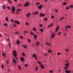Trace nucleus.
Segmentation results:
<instances>
[{
    "label": "nucleus",
    "mask_w": 73,
    "mask_h": 73,
    "mask_svg": "<svg viewBox=\"0 0 73 73\" xmlns=\"http://www.w3.org/2000/svg\"><path fill=\"white\" fill-rule=\"evenodd\" d=\"M12 8L11 9V11H13V13H15V7L13 6H12Z\"/></svg>",
    "instance_id": "f257e3e1"
},
{
    "label": "nucleus",
    "mask_w": 73,
    "mask_h": 73,
    "mask_svg": "<svg viewBox=\"0 0 73 73\" xmlns=\"http://www.w3.org/2000/svg\"><path fill=\"white\" fill-rule=\"evenodd\" d=\"M13 56H14V57H16L17 56V54H16V50H14L13 52Z\"/></svg>",
    "instance_id": "f03ea898"
},
{
    "label": "nucleus",
    "mask_w": 73,
    "mask_h": 73,
    "mask_svg": "<svg viewBox=\"0 0 73 73\" xmlns=\"http://www.w3.org/2000/svg\"><path fill=\"white\" fill-rule=\"evenodd\" d=\"M68 65H69V63H67L65 64V65L66 66L64 68V69H66L68 68Z\"/></svg>",
    "instance_id": "7ed1b4c3"
},
{
    "label": "nucleus",
    "mask_w": 73,
    "mask_h": 73,
    "mask_svg": "<svg viewBox=\"0 0 73 73\" xmlns=\"http://www.w3.org/2000/svg\"><path fill=\"white\" fill-rule=\"evenodd\" d=\"M71 27H70V26H66V27L65 28V30L66 31H68V29L67 28H70Z\"/></svg>",
    "instance_id": "20e7f679"
},
{
    "label": "nucleus",
    "mask_w": 73,
    "mask_h": 73,
    "mask_svg": "<svg viewBox=\"0 0 73 73\" xmlns=\"http://www.w3.org/2000/svg\"><path fill=\"white\" fill-rule=\"evenodd\" d=\"M32 57H34V58H35V60H37V57L36 56V55L35 54L33 53L32 56Z\"/></svg>",
    "instance_id": "39448f33"
},
{
    "label": "nucleus",
    "mask_w": 73,
    "mask_h": 73,
    "mask_svg": "<svg viewBox=\"0 0 73 73\" xmlns=\"http://www.w3.org/2000/svg\"><path fill=\"white\" fill-rule=\"evenodd\" d=\"M45 15V14H43L42 13H40V14L39 16L40 17H44V16Z\"/></svg>",
    "instance_id": "423d86ee"
},
{
    "label": "nucleus",
    "mask_w": 73,
    "mask_h": 73,
    "mask_svg": "<svg viewBox=\"0 0 73 73\" xmlns=\"http://www.w3.org/2000/svg\"><path fill=\"white\" fill-rule=\"evenodd\" d=\"M14 23H15V24H18L19 25L20 24V22H19V21H17L16 20L14 21Z\"/></svg>",
    "instance_id": "0eeeda50"
},
{
    "label": "nucleus",
    "mask_w": 73,
    "mask_h": 73,
    "mask_svg": "<svg viewBox=\"0 0 73 73\" xmlns=\"http://www.w3.org/2000/svg\"><path fill=\"white\" fill-rule=\"evenodd\" d=\"M43 7V6L42 5H40V6H38V9H41Z\"/></svg>",
    "instance_id": "6e6552de"
},
{
    "label": "nucleus",
    "mask_w": 73,
    "mask_h": 73,
    "mask_svg": "<svg viewBox=\"0 0 73 73\" xmlns=\"http://www.w3.org/2000/svg\"><path fill=\"white\" fill-rule=\"evenodd\" d=\"M35 45L36 46H38L40 45V42L37 41Z\"/></svg>",
    "instance_id": "1a4fd4ad"
},
{
    "label": "nucleus",
    "mask_w": 73,
    "mask_h": 73,
    "mask_svg": "<svg viewBox=\"0 0 73 73\" xmlns=\"http://www.w3.org/2000/svg\"><path fill=\"white\" fill-rule=\"evenodd\" d=\"M59 29V27H58V25H57V28H56V29H55V32H57V31H58V29Z\"/></svg>",
    "instance_id": "9d476101"
},
{
    "label": "nucleus",
    "mask_w": 73,
    "mask_h": 73,
    "mask_svg": "<svg viewBox=\"0 0 73 73\" xmlns=\"http://www.w3.org/2000/svg\"><path fill=\"white\" fill-rule=\"evenodd\" d=\"M13 61L14 64H15L17 62L16 60H15V59H13Z\"/></svg>",
    "instance_id": "9b49d317"
},
{
    "label": "nucleus",
    "mask_w": 73,
    "mask_h": 73,
    "mask_svg": "<svg viewBox=\"0 0 73 73\" xmlns=\"http://www.w3.org/2000/svg\"><path fill=\"white\" fill-rule=\"evenodd\" d=\"M54 36H55V34L54 33L52 34L51 35V38H53Z\"/></svg>",
    "instance_id": "f8f14e48"
},
{
    "label": "nucleus",
    "mask_w": 73,
    "mask_h": 73,
    "mask_svg": "<svg viewBox=\"0 0 73 73\" xmlns=\"http://www.w3.org/2000/svg\"><path fill=\"white\" fill-rule=\"evenodd\" d=\"M45 44L47 45H48L49 46H51V45H50V43H45Z\"/></svg>",
    "instance_id": "ddd939ff"
},
{
    "label": "nucleus",
    "mask_w": 73,
    "mask_h": 73,
    "mask_svg": "<svg viewBox=\"0 0 73 73\" xmlns=\"http://www.w3.org/2000/svg\"><path fill=\"white\" fill-rule=\"evenodd\" d=\"M28 2H26L25 3V4L24 5V7H25V6H27L28 7Z\"/></svg>",
    "instance_id": "4468645a"
},
{
    "label": "nucleus",
    "mask_w": 73,
    "mask_h": 73,
    "mask_svg": "<svg viewBox=\"0 0 73 73\" xmlns=\"http://www.w3.org/2000/svg\"><path fill=\"white\" fill-rule=\"evenodd\" d=\"M40 66L41 67V68H42V69L45 68V67H44V65L42 64H40Z\"/></svg>",
    "instance_id": "2eb2a0df"
},
{
    "label": "nucleus",
    "mask_w": 73,
    "mask_h": 73,
    "mask_svg": "<svg viewBox=\"0 0 73 73\" xmlns=\"http://www.w3.org/2000/svg\"><path fill=\"white\" fill-rule=\"evenodd\" d=\"M38 13V12H36L35 13H33V15H37Z\"/></svg>",
    "instance_id": "dca6fc26"
},
{
    "label": "nucleus",
    "mask_w": 73,
    "mask_h": 73,
    "mask_svg": "<svg viewBox=\"0 0 73 73\" xmlns=\"http://www.w3.org/2000/svg\"><path fill=\"white\" fill-rule=\"evenodd\" d=\"M20 59H21V61H22V62H23V61H24V60H25L24 59L23 57H21L20 58Z\"/></svg>",
    "instance_id": "f3484780"
},
{
    "label": "nucleus",
    "mask_w": 73,
    "mask_h": 73,
    "mask_svg": "<svg viewBox=\"0 0 73 73\" xmlns=\"http://www.w3.org/2000/svg\"><path fill=\"white\" fill-rule=\"evenodd\" d=\"M65 72L66 73H70L71 71H67L66 70H65Z\"/></svg>",
    "instance_id": "a211bd4d"
},
{
    "label": "nucleus",
    "mask_w": 73,
    "mask_h": 73,
    "mask_svg": "<svg viewBox=\"0 0 73 73\" xmlns=\"http://www.w3.org/2000/svg\"><path fill=\"white\" fill-rule=\"evenodd\" d=\"M34 39H36L37 38V36L36 35H35L34 34L33 35Z\"/></svg>",
    "instance_id": "6ab92c4d"
},
{
    "label": "nucleus",
    "mask_w": 73,
    "mask_h": 73,
    "mask_svg": "<svg viewBox=\"0 0 73 73\" xmlns=\"http://www.w3.org/2000/svg\"><path fill=\"white\" fill-rule=\"evenodd\" d=\"M30 15H31V13H29L27 14V17H29V16Z\"/></svg>",
    "instance_id": "aec40b11"
},
{
    "label": "nucleus",
    "mask_w": 73,
    "mask_h": 73,
    "mask_svg": "<svg viewBox=\"0 0 73 73\" xmlns=\"http://www.w3.org/2000/svg\"><path fill=\"white\" fill-rule=\"evenodd\" d=\"M52 25H53V24H51L50 25H48V27H52Z\"/></svg>",
    "instance_id": "412c9836"
},
{
    "label": "nucleus",
    "mask_w": 73,
    "mask_h": 73,
    "mask_svg": "<svg viewBox=\"0 0 73 73\" xmlns=\"http://www.w3.org/2000/svg\"><path fill=\"white\" fill-rule=\"evenodd\" d=\"M62 5H66V3L64 2L62 3Z\"/></svg>",
    "instance_id": "4be33fe9"
},
{
    "label": "nucleus",
    "mask_w": 73,
    "mask_h": 73,
    "mask_svg": "<svg viewBox=\"0 0 73 73\" xmlns=\"http://www.w3.org/2000/svg\"><path fill=\"white\" fill-rule=\"evenodd\" d=\"M23 46L25 48V49H27V46H26L25 45H23Z\"/></svg>",
    "instance_id": "5701e85b"
},
{
    "label": "nucleus",
    "mask_w": 73,
    "mask_h": 73,
    "mask_svg": "<svg viewBox=\"0 0 73 73\" xmlns=\"http://www.w3.org/2000/svg\"><path fill=\"white\" fill-rule=\"evenodd\" d=\"M2 56H3L4 57H5V53L2 52Z\"/></svg>",
    "instance_id": "b1692460"
},
{
    "label": "nucleus",
    "mask_w": 73,
    "mask_h": 73,
    "mask_svg": "<svg viewBox=\"0 0 73 73\" xmlns=\"http://www.w3.org/2000/svg\"><path fill=\"white\" fill-rule=\"evenodd\" d=\"M37 62L38 64H40V65H41V62H39L38 61H37Z\"/></svg>",
    "instance_id": "393cba45"
},
{
    "label": "nucleus",
    "mask_w": 73,
    "mask_h": 73,
    "mask_svg": "<svg viewBox=\"0 0 73 73\" xmlns=\"http://www.w3.org/2000/svg\"><path fill=\"white\" fill-rule=\"evenodd\" d=\"M44 20H45V21H47V20H48V18H45L44 19Z\"/></svg>",
    "instance_id": "a878e982"
},
{
    "label": "nucleus",
    "mask_w": 73,
    "mask_h": 73,
    "mask_svg": "<svg viewBox=\"0 0 73 73\" xmlns=\"http://www.w3.org/2000/svg\"><path fill=\"white\" fill-rule=\"evenodd\" d=\"M61 32H60L58 33V35L59 36H60V35H61Z\"/></svg>",
    "instance_id": "bb28decb"
},
{
    "label": "nucleus",
    "mask_w": 73,
    "mask_h": 73,
    "mask_svg": "<svg viewBox=\"0 0 73 73\" xmlns=\"http://www.w3.org/2000/svg\"><path fill=\"white\" fill-rule=\"evenodd\" d=\"M8 18L7 17H6L5 18V20L7 21H8Z\"/></svg>",
    "instance_id": "cd10ccee"
},
{
    "label": "nucleus",
    "mask_w": 73,
    "mask_h": 73,
    "mask_svg": "<svg viewBox=\"0 0 73 73\" xmlns=\"http://www.w3.org/2000/svg\"><path fill=\"white\" fill-rule=\"evenodd\" d=\"M25 68H27V66H28V64H25Z\"/></svg>",
    "instance_id": "c85d7f7f"
},
{
    "label": "nucleus",
    "mask_w": 73,
    "mask_h": 73,
    "mask_svg": "<svg viewBox=\"0 0 73 73\" xmlns=\"http://www.w3.org/2000/svg\"><path fill=\"white\" fill-rule=\"evenodd\" d=\"M17 44H18V45H19V41H18V40H17Z\"/></svg>",
    "instance_id": "c756f323"
},
{
    "label": "nucleus",
    "mask_w": 73,
    "mask_h": 73,
    "mask_svg": "<svg viewBox=\"0 0 73 73\" xmlns=\"http://www.w3.org/2000/svg\"><path fill=\"white\" fill-rule=\"evenodd\" d=\"M69 8H73V5H70L69 6Z\"/></svg>",
    "instance_id": "7c9ffc66"
},
{
    "label": "nucleus",
    "mask_w": 73,
    "mask_h": 73,
    "mask_svg": "<svg viewBox=\"0 0 73 73\" xmlns=\"http://www.w3.org/2000/svg\"><path fill=\"white\" fill-rule=\"evenodd\" d=\"M48 53H51V52H52V51L50 50H48Z\"/></svg>",
    "instance_id": "2f4dec72"
},
{
    "label": "nucleus",
    "mask_w": 73,
    "mask_h": 73,
    "mask_svg": "<svg viewBox=\"0 0 73 73\" xmlns=\"http://www.w3.org/2000/svg\"><path fill=\"white\" fill-rule=\"evenodd\" d=\"M33 30L34 31H36V28H33Z\"/></svg>",
    "instance_id": "473e14b6"
},
{
    "label": "nucleus",
    "mask_w": 73,
    "mask_h": 73,
    "mask_svg": "<svg viewBox=\"0 0 73 73\" xmlns=\"http://www.w3.org/2000/svg\"><path fill=\"white\" fill-rule=\"evenodd\" d=\"M40 30L41 32H43V31H44V30H43V29H40Z\"/></svg>",
    "instance_id": "72a5a7b5"
},
{
    "label": "nucleus",
    "mask_w": 73,
    "mask_h": 73,
    "mask_svg": "<svg viewBox=\"0 0 73 73\" xmlns=\"http://www.w3.org/2000/svg\"><path fill=\"white\" fill-rule=\"evenodd\" d=\"M7 9H9V10H11V9L10 8V7H9V6H8L7 7Z\"/></svg>",
    "instance_id": "f704fd0d"
},
{
    "label": "nucleus",
    "mask_w": 73,
    "mask_h": 73,
    "mask_svg": "<svg viewBox=\"0 0 73 73\" xmlns=\"http://www.w3.org/2000/svg\"><path fill=\"white\" fill-rule=\"evenodd\" d=\"M36 5H40V3L38 2H37L36 3Z\"/></svg>",
    "instance_id": "c9c22d12"
},
{
    "label": "nucleus",
    "mask_w": 73,
    "mask_h": 73,
    "mask_svg": "<svg viewBox=\"0 0 73 73\" xmlns=\"http://www.w3.org/2000/svg\"><path fill=\"white\" fill-rule=\"evenodd\" d=\"M44 56H48V54L47 53H45L44 54Z\"/></svg>",
    "instance_id": "e433bc0d"
},
{
    "label": "nucleus",
    "mask_w": 73,
    "mask_h": 73,
    "mask_svg": "<svg viewBox=\"0 0 73 73\" xmlns=\"http://www.w3.org/2000/svg\"><path fill=\"white\" fill-rule=\"evenodd\" d=\"M38 69V68L36 66V69H35V70H36V71H37V70Z\"/></svg>",
    "instance_id": "4c0bfd02"
},
{
    "label": "nucleus",
    "mask_w": 73,
    "mask_h": 73,
    "mask_svg": "<svg viewBox=\"0 0 73 73\" xmlns=\"http://www.w3.org/2000/svg\"><path fill=\"white\" fill-rule=\"evenodd\" d=\"M57 55H60L61 54V53L60 52H58L57 53Z\"/></svg>",
    "instance_id": "58836bf2"
},
{
    "label": "nucleus",
    "mask_w": 73,
    "mask_h": 73,
    "mask_svg": "<svg viewBox=\"0 0 73 73\" xmlns=\"http://www.w3.org/2000/svg\"><path fill=\"white\" fill-rule=\"evenodd\" d=\"M43 26V25L42 24L39 25V26L40 27H42Z\"/></svg>",
    "instance_id": "ea45409f"
},
{
    "label": "nucleus",
    "mask_w": 73,
    "mask_h": 73,
    "mask_svg": "<svg viewBox=\"0 0 73 73\" xmlns=\"http://www.w3.org/2000/svg\"><path fill=\"white\" fill-rule=\"evenodd\" d=\"M3 9H5V6L4 5H3Z\"/></svg>",
    "instance_id": "a19ab883"
},
{
    "label": "nucleus",
    "mask_w": 73,
    "mask_h": 73,
    "mask_svg": "<svg viewBox=\"0 0 73 73\" xmlns=\"http://www.w3.org/2000/svg\"><path fill=\"white\" fill-rule=\"evenodd\" d=\"M18 66L19 69H21V66H20L19 65H18Z\"/></svg>",
    "instance_id": "79ce46f5"
},
{
    "label": "nucleus",
    "mask_w": 73,
    "mask_h": 73,
    "mask_svg": "<svg viewBox=\"0 0 73 73\" xmlns=\"http://www.w3.org/2000/svg\"><path fill=\"white\" fill-rule=\"evenodd\" d=\"M31 35H34V34L33 33V32H32V31L31 32Z\"/></svg>",
    "instance_id": "37998d69"
},
{
    "label": "nucleus",
    "mask_w": 73,
    "mask_h": 73,
    "mask_svg": "<svg viewBox=\"0 0 73 73\" xmlns=\"http://www.w3.org/2000/svg\"><path fill=\"white\" fill-rule=\"evenodd\" d=\"M64 36H66V33H64Z\"/></svg>",
    "instance_id": "c03bdc74"
},
{
    "label": "nucleus",
    "mask_w": 73,
    "mask_h": 73,
    "mask_svg": "<svg viewBox=\"0 0 73 73\" xmlns=\"http://www.w3.org/2000/svg\"><path fill=\"white\" fill-rule=\"evenodd\" d=\"M28 40L29 41V42H31V40L29 39H28Z\"/></svg>",
    "instance_id": "a18cd8bd"
},
{
    "label": "nucleus",
    "mask_w": 73,
    "mask_h": 73,
    "mask_svg": "<svg viewBox=\"0 0 73 73\" xmlns=\"http://www.w3.org/2000/svg\"><path fill=\"white\" fill-rule=\"evenodd\" d=\"M4 25H5V26H7V23H4Z\"/></svg>",
    "instance_id": "49530a36"
},
{
    "label": "nucleus",
    "mask_w": 73,
    "mask_h": 73,
    "mask_svg": "<svg viewBox=\"0 0 73 73\" xmlns=\"http://www.w3.org/2000/svg\"><path fill=\"white\" fill-rule=\"evenodd\" d=\"M54 17L53 15L51 16V18H52V19H54Z\"/></svg>",
    "instance_id": "de8ad7c7"
},
{
    "label": "nucleus",
    "mask_w": 73,
    "mask_h": 73,
    "mask_svg": "<svg viewBox=\"0 0 73 73\" xmlns=\"http://www.w3.org/2000/svg\"><path fill=\"white\" fill-rule=\"evenodd\" d=\"M55 12H58V10L57 9H56L55 10Z\"/></svg>",
    "instance_id": "09e8293b"
},
{
    "label": "nucleus",
    "mask_w": 73,
    "mask_h": 73,
    "mask_svg": "<svg viewBox=\"0 0 73 73\" xmlns=\"http://www.w3.org/2000/svg\"><path fill=\"white\" fill-rule=\"evenodd\" d=\"M20 38H21V39H23V36H20Z\"/></svg>",
    "instance_id": "8fccbe9b"
},
{
    "label": "nucleus",
    "mask_w": 73,
    "mask_h": 73,
    "mask_svg": "<svg viewBox=\"0 0 73 73\" xmlns=\"http://www.w3.org/2000/svg\"><path fill=\"white\" fill-rule=\"evenodd\" d=\"M22 56H25V53H22Z\"/></svg>",
    "instance_id": "3c124183"
},
{
    "label": "nucleus",
    "mask_w": 73,
    "mask_h": 73,
    "mask_svg": "<svg viewBox=\"0 0 73 73\" xmlns=\"http://www.w3.org/2000/svg\"><path fill=\"white\" fill-rule=\"evenodd\" d=\"M49 72L50 73H53V71H51V70L49 71Z\"/></svg>",
    "instance_id": "603ef678"
},
{
    "label": "nucleus",
    "mask_w": 73,
    "mask_h": 73,
    "mask_svg": "<svg viewBox=\"0 0 73 73\" xmlns=\"http://www.w3.org/2000/svg\"><path fill=\"white\" fill-rule=\"evenodd\" d=\"M17 11H21V10L19 9H17Z\"/></svg>",
    "instance_id": "864d4df0"
},
{
    "label": "nucleus",
    "mask_w": 73,
    "mask_h": 73,
    "mask_svg": "<svg viewBox=\"0 0 73 73\" xmlns=\"http://www.w3.org/2000/svg\"><path fill=\"white\" fill-rule=\"evenodd\" d=\"M27 32H28V31H25L24 32V33H27Z\"/></svg>",
    "instance_id": "5fc2aeb1"
},
{
    "label": "nucleus",
    "mask_w": 73,
    "mask_h": 73,
    "mask_svg": "<svg viewBox=\"0 0 73 73\" xmlns=\"http://www.w3.org/2000/svg\"><path fill=\"white\" fill-rule=\"evenodd\" d=\"M1 66L2 68L4 69V66L3 65H1Z\"/></svg>",
    "instance_id": "6e6d98bb"
},
{
    "label": "nucleus",
    "mask_w": 73,
    "mask_h": 73,
    "mask_svg": "<svg viewBox=\"0 0 73 73\" xmlns=\"http://www.w3.org/2000/svg\"><path fill=\"white\" fill-rule=\"evenodd\" d=\"M8 45H9V48H10V47L11 46L10 45V44H9V43H8Z\"/></svg>",
    "instance_id": "4d7b16f0"
},
{
    "label": "nucleus",
    "mask_w": 73,
    "mask_h": 73,
    "mask_svg": "<svg viewBox=\"0 0 73 73\" xmlns=\"http://www.w3.org/2000/svg\"><path fill=\"white\" fill-rule=\"evenodd\" d=\"M15 58L16 60H18V58H17V57H15Z\"/></svg>",
    "instance_id": "13d9d810"
},
{
    "label": "nucleus",
    "mask_w": 73,
    "mask_h": 73,
    "mask_svg": "<svg viewBox=\"0 0 73 73\" xmlns=\"http://www.w3.org/2000/svg\"><path fill=\"white\" fill-rule=\"evenodd\" d=\"M11 21L12 23H13V21L12 19H11Z\"/></svg>",
    "instance_id": "bf43d9fd"
},
{
    "label": "nucleus",
    "mask_w": 73,
    "mask_h": 73,
    "mask_svg": "<svg viewBox=\"0 0 73 73\" xmlns=\"http://www.w3.org/2000/svg\"><path fill=\"white\" fill-rule=\"evenodd\" d=\"M26 25H29V23H26Z\"/></svg>",
    "instance_id": "052dcab7"
},
{
    "label": "nucleus",
    "mask_w": 73,
    "mask_h": 73,
    "mask_svg": "<svg viewBox=\"0 0 73 73\" xmlns=\"http://www.w3.org/2000/svg\"><path fill=\"white\" fill-rule=\"evenodd\" d=\"M69 9V7H67L66 8V9Z\"/></svg>",
    "instance_id": "680f3d73"
},
{
    "label": "nucleus",
    "mask_w": 73,
    "mask_h": 73,
    "mask_svg": "<svg viewBox=\"0 0 73 73\" xmlns=\"http://www.w3.org/2000/svg\"><path fill=\"white\" fill-rule=\"evenodd\" d=\"M13 27H16V25H13Z\"/></svg>",
    "instance_id": "e2e57ef3"
},
{
    "label": "nucleus",
    "mask_w": 73,
    "mask_h": 73,
    "mask_svg": "<svg viewBox=\"0 0 73 73\" xmlns=\"http://www.w3.org/2000/svg\"><path fill=\"white\" fill-rule=\"evenodd\" d=\"M8 1H9V3H10V2H11L10 1L11 0H7Z\"/></svg>",
    "instance_id": "0e129e2a"
},
{
    "label": "nucleus",
    "mask_w": 73,
    "mask_h": 73,
    "mask_svg": "<svg viewBox=\"0 0 73 73\" xmlns=\"http://www.w3.org/2000/svg\"><path fill=\"white\" fill-rule=\"evenodd\" d=\"M18 33H19L17 32H16V35H17V34H18Z\"/></svg>",
    "instance_id": "69168bd1"
},
{
    "label": "nucleus",
    "mask_w": 73,
    "mask_h": 73,
    "mask_svg": "<svg viewBox=\"0 0 73 73\" xmlns=\"http://www.w3.org/2000/svg\"><path fill=\"white\" fill-rule=\"evenodd\" d=\"M68 49H66V52H68Z\"/></svg>",
    "instance_id": "338daca9"
},
{
    "label": "nucleus",
    "mask_w": 73,
    "mask_h": 73,
    "mask_svg": "<svg viewBox=\"0 0 73 73\" xmlns=\"http://www.w3.org/2000/svg\"><path fill=\"white\" fill-rule=\"evenodd\" d=\"M7 72H9V69L7 70Z\"/></svg>",
    "instance_id": "774afa93"
}]
</instances>
